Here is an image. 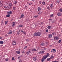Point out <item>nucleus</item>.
I'll list each match as a JSON object with an SVG mask.
<instances>
[{
	"mask_svg": "<svg viewBox=\"0 0 62 62\" xmlns=\"http://www.w3.org/2000/svg\"><path fill=\"white\" fill-rule=\"evenodd\" d=\"M54 40H58V39H59V37H54Z\"/></svg>",
	"mask_w": 62,
	"mask_h": 62,
	"instance_id": "1",
	"label": "nucleus"
},
{
	"mask_svg": "<svg viewBox=\"0 0 62 62\" xmlns=\"http://www.w3.org/2000/svg\"><path fill=\"white\" fill-rule=\"evenodd\" d=\"M12 12L11 11H10L9 12H8L7 13V14L8 15H10L11 14H12Z\"/></svg>",
	"mask_w": 62,
	"mask_h": 62,
	"instance_id": "2",
	"label": "nucleus"
},
{
	"mask_svg": "<svg viewBox=\"0 0 62 62\" xmlns=\"http://www.w3.org/2000/svg\"><path fill=\"white\" fill-rule=\"evenodd\" d=\"M9 4L10 7H11L12 6V3L10 1L9 2Z\"/></svg>",
	"mask_w": 62,
	"mask_h": 62,
	"instance_id": "3",
	"label": "nucleus"
},
{
	"mask_svg": "<svg viewBox=\"0 0 62 62\" xmlns=\"http://www.w3.org/2000/svg\"><path fill=\"white\" fill-rule=\"evenodd\" d=\"M16 42H15V41H14L12 43V44L13 45H15L16 44Z\"/></svg>",
	"mask_w": 62,
	"mask_h": 62,
	"instance_id": "4",
	"label": "nucleus"
},
{
	"mask_svg": "<svg viewBox=\"0 0 62 62\" xmlns=\"http://www.w3.org/2000/svg\"><path fill=\"white\" fill-rule=\"evenodd\" d=\"M61 14H62L61 13L59 12L57 13V15H58V16H60L61 15Z\"/></svg>",
	"mask_w": 62,
	"mask_h": 62,
	"instance_id": "5",
	"label": "nucleus"
},
{
	"mask_svg": "<svg viewBox=\"0 0 62 62\" xmlns=\"http://www.w3.org/2000/svg\"><path fill=\"white\" fill-rule=\"evenodd\" d=\"M37 36H40L41 35V33L39 32H37Z\"/></svg>",
	"mask_w": 62,
	"mask_h": 62,
	"instance_id": "6",
	"label": "nucleus"
},
{
	"mask_svg": "<svg viewBox=\"0 0 62 62\" xmlns=\"http://www.w3.org/2000/svg\"><path fill=\"white\" fill-rule=\"evenodd\" d=\"M12 34V31L11 30H10L9 31V32L8 33V34Z\"/></svg>",
	"mask_w": 62,
	"mask_h": 62,
	"instance_id": "7",
	"label": "nucleus"
},
{
	"mask_svg": "<svg viewBox=\"0 0 62 62\" xmlns=\"http://www.w3.org/2000/svg\"><path fill=\"white\" fill-rule=\"evenodd\" d=\"M34 36H38L37 32H35L34 34Z\"/></svg>",
	"mask_w": 62,
	"mask_h": 62,
	"instance_id": "8",
	"label": "nucleus"
},
{
	"mask_svg": "<svg viewBox=\"0 0 62 62\" xmlns=\"http://www.w3.org/2000/svg\"><path fill=\"white\" fill-rule=\"evenodd\" d=\"M47 57L46 55H44L43 57V58L44 59H46L47 58Z\"/></svg>",
	"mask_w": 62,
	"mask_h": 62,
	"instance_id": "9",
	"label": "nucleus"
},
{
	"mask_svg": "<svg viewBox=\"0 0 62 62\" xmlns=\"http://www.w3.org/2000/svg\"><path fill=\"white\" fill-rule=\"evenodd\" d=\"M15 22H13V24L12 25V26L14 27L15 26Z\"/></svg>",
	"mask_w": 62,
	"mask_h": 62,
	"instance_id": "10",
	"label": "nucleus"
},
{
	"mask_svg": "<svg viewBox=\"0 0 62 62\" xmlns=\"http://www.w3.org/2000/svg\"><path fill=\"white\" fill-rule=\"evenodd\" d=\"M33 60L34 61H36L37 60V58H36V57H34L33 58Z\"/></svg>",
	"mask_w": 62,
	"mask_h": 62,
	"instance_id": "11",
	"label": "nucleus"
},
{
	"mask_svg": "<svg viewBox=\"0 0 62 62\" xmlns=\"http://www.w3.org/2000/svg\"><path fill=\"white\" fill-rule=\"evenodd\" d=\"M48 37L49 38H51L52 37V34H49V35Z\"/></svg>",
	"mask_w": 62,
	"mask_h": 62,
	"instance_id": "12",
	"label": "nucleus"
},
{
	"mask_svg": "<svg viewBox=\"0 0 62 62\" xmlns=\"http://www.w3.org/2000/svg\"><path fill=\"white\" fill-rule=\"evenodd\" d=\"M38 11H39L41 9V8H40V7H39L38 8Z\"/></svg>",
	"mask_w": 62,
	"mask_h": 62,
	"instance_id": "13",
	"label": "nucleus"
},
{
	"mask_svg": "<svg viewBox=\"0 0 62 62\" xmlns=\"http://www.w3.org/2000/svg\"><path fill=\"white\" fill-rule=\"evenodd\" d=\"M51 28H52V27L50 26H48L47 27V28L48 29H51Z\"/></svg>",
	"mask_w": 62,
	"mask_h": 62,
	"instance_id": "14",
	"label": "nucleus"
},
{
	"mask_svg": "<svg viewBox=\"0 0 62 62\" xmlns=\"http://www.w3.org/2000/svg\"><path fill=\"white\" fill-rule=\"evenodd\" d=\"M61 2V0H57L56 2V3H59V2Z\"/></svg>",
	"mask_w": 62,
	"mask_h": 62,
	"instance_id": "15",
	"label": "nucleus"
},
{
	"mask_svg": "<svg viewBox=\"0 0 62 62\" xmlns=\"http://www.w3.org/2000/svg\"><path fill=\"white\" fill-rule=\"evenodd\" d=\"M31 51H36V49L35 48H33L32 49Z\"/></svg>",
	"mask_w": 62,
	"mask_h": 62,
	"instance_id": "16",
	"label": "nucleus"
},
{
	"mask_svg": "<svg viewBox=\"0 0 62 62\" xmlns=\"http://www.w3.org/2000/svg\"><path fill=\"white\" fill-rule=\"evenodd\" d=\"M41 62H44V59L42 58L41 59Z\"/></svg>",
	"mask_w": 62,
	"mask_h": 62,
	"instance_id": "17",
	"label": "nucleus"
},
{
	"mask_svg": "<svg viewBox=\"0 0 62 62\" xmlns=\"http://www.w3.org/2000/svg\"><path fill=\"white\" fill-rule=\"evenodd\" d=\"M28 52H29V53H31V50L30 49L28 50Z\"/></svg>",
	"mask_w": 62,
	"mask_h": 62,
	"instance_id": "18",
	"label": "nucleus"
},
{
	"mask_svg": "<svg viewBox=\"0 0 62 62\" xmlns=\"http://www.w3.org/2000/svg\"><path fill=\"white\" fill-rule=\"evenodd\" d=\"M3 8H8V6H3Z\"/></svg>",
	"mask_w": 62,
	"mask_h": 62,
	"instance_id": "19",
	"label": "nucleus"
},
{
	"mask_svg": "<svg viewBox=\"0 0 62 62\" xmlns=\"http://www.w3.org/2000/svg\"><path fill=\"white\" fill-rule=\"evenodd\" d=\"M24 16V15H23V14H22L21 15V18H23V17Z\"/></svg>",
	"mask_w": 62,
	"mask_h": 62,
	"instance_id": "20",
	"label": "nucleus"
},
{
	"mask_svg": "<svg viewBox=\"0 0 62 62\" xmlns=\"http://www.w3.org/2000/svg\"><path fill=\"white\" fill-rule=\"evenodd\" d=\"M10 16L9 15H7L6 16V17H9Z\"/></svg>",
	"mask_w": 62,
	"mask_h": 62,
	"instance_id": "21",
	"label": "nucleus"
},
{
	"mask_svg": "<svg viewBox=\"0 0 62 62\" xmlns=\"http://www.w3.org/2000/svg\"><path fill=\"white\" fill-rule=\"evenodd\" d=\"M16 53L17 54H20V52L19 51H16Z\"/></svg>",
	"mask_w": 62,
	"mask_h": 62,
	"instance_id": "22",
	"label": "nucleus"
},
{
	"mask_svg": "<svg viewBox=\"0 0 62 62\" xmlns=\"http://www.w3.org/2000/svg\"><path fill=\"white\" fill-rule=\"evenodd\" d=\"M8 23V21H6L5 22V24L6 25Z\"/></svg>",
	"mask_w": 62,
	"mask_h": 62,
	"instance_id": "23",
	"label": "nucleus"
},
{
	"mask_svg": "<svg viewBox=\"0 0 62 62\" xmlns=\"http://www.w3.org/2000/svg\"><path fill=\"white\" fill-rule=\"evenodd\" d=\"M51 21H53V22H54V19H49V21H51Z\"/></svg>",
	"mask_w": 62,
	"mask_h": 62,
	"instance_id": "24",
	"label": "nucleus"
},
{
	"mask_svg": "<svg viewBox=\"0 0 62 62\" xmlns=\"http://www.w3.org/2000/svg\"><path fill=\"white\" fill-rule=\"evenodd\" d=\"M42 3V4L43 5H45V2H44V1H43Z\"/></svg>",
	"mask_w": 62,
	"mask_h": 62,
	"instance_id": "25",
	"label": "nucleus"
},
{
	"mask_svg": "<svg viewBox=\"0 0 62 62\" xmlns=\"http://www.w3.org/2000/svg\"><path fill=\"white\" fill-rule=\"evenodd\" d=\"M46 55L47 57H48V56H49V53H47Z\"/></svg>",
	"mask_w": 62,
	"mask_h": 62,
	"instance_id": "26",
	"label": "nucleus"
},
{
	"mask_svg": "<svg viewBox=\"0 0 62 62\" xmlns=\"http://www.w3.org/2000/svg\"><path fill=\"white\" fill-rule=\"evenodd\" d=\"M4 43V42H3V41H0V43L1 44H3V43Z\"/></svg>",
	"mask_w": 62,
	"mask_h": 62,
	"instance_id": "27",
	"label": "nucleus"
},
{
	"mask_svg": "<svg viewBox=\"0 0 62 62\" xmlns=\"http://www.w3.org/2000/svg\"><path fill=\"white\" fill-rule=\"evenodd\" d=\"M40 53H41V54H43V53H44V51H40Z\"/></svg>",
	"mask_w": 62,
	"mask_h": 62,
	"instance_id": "28",
	"label": "nucleus"
},
{
	"mask_svg": "<svg viewBox=\"0 0 62 62\" xmlns=\"http://www.w3.org/2000/svg\"><path fill=\"white\" fill-rule=\"evenodd\" d=\"M53 4H51L50 6V8H52V7H53Z\"/></svg>",
	"mask_w": 62,
	"mask_h": 62,
	"instance_id": "29",
	"label": "nucleus"
},
{
	"mask_svg": "<svg viewBox=\"0 0 62 62\" xmlns=\"http://www.w3.org/2000/svg\"><path fill=\"white\" fill-rule=\"evenodd\" d=\"M6 61H8L9 60L8 58H6L5 59Z\"/></svg>",
	"mask_w": 62,
	"mask_h": 62,
	"instance_id": "30",
	"label": "nucleus"
},
{
	"mask_svg": "<svg viewBox=\"0 0 62 62\" xmlns=\"http://www.w3.org/2000/svg\"><path fill=\"white\" fill-rule=\"evenodd\" d=\"M55 32H53L52 33V35H55Z\"/></svg>",
	"mask_w": 62,
	"mask_h": 62,
	"instance_id": "31",
	"label": "nucleus"
},
{
	"mask_svg": "<svg viewBox=\"0 0 62 62\" xmlns=\"http://www.w3.org/2000/svg\"><path fill=\"white\" fill-rule=\"evenodd\" d=\"M54 56H51V57H50V58L51 59H53V58H54Z\"/></svg>",
	"mask_w": 62,
	"mask_h": 62,
	"instance_id": "32",
	"label": "nucleus"
},
{
	"mask_svg": "<svg viewBox=\"0 0 62 62\" xmlns=\"http://www.w3.org/2000/svg\"><path fill=\"white\" fill-rule=\"evenodd\" d=\"M47 9H48V10H50V9L49 8V6H48L47 7Z\"/></svg>",
	"mask_w": 62,
	"mask_h": 62,
	"instance_id": "33",
	"label": "nucleus"
},
{
	"mask_svg": "<svg viewBox=\"0 0 62 62\" xmlns=\"http://www.w3.org/2000/svg\"><path fill=\"white\" fill-rule=\"evenodd\" d=\"M40 45H42V46H44V44L43 43H42L41 44H40Z\"/></svg>",
	"mask_w": 62,
	"mask_h": 62,
	"instance_id": "34",
	"label": "nucleus"
},
{
	"mask_svg": "<svg viewBox=\"0 0 62 62\" xmlns=\"http://www.w3.org/2000/svg\"><path fill=\"white\" fill-rule=\"evenodd\" d=\"M14 3L15 4H16L17 3V1H15L14 2Z\"/></svg>",
	"mask_w": 62,
	"mask_h": 62,
	"instance_id": "35",
	"label": "nucleus"
},
{
	"mask_svg": "<svg viewBox=\"0 0 62 62\" xmlns=\"http://www.w3.org/2000/svg\"><path fill=\"white\" fill-rule=\"evenodd\" d=\"M53 50L54 52H56V51L54 49H53Z\"/></svg>",
	"mask_w": 62,
	"mask_h": 62,
	"instance_id": "36",
	"label": "nucleus"
},
{
	"mask_svg": "<svg viewBox=\"0 0 62 62\" xmlns=\"http://www.w3.org/2000/svg\"><path fill=\"white\" fill-rule=\"evenodd\" d=\"M27 47V46H26L25 47H24V50H25V49H26Z\"/></svg>",
	"mask_w": 62,
	"mask_h": 62,
	"instance_id": "37",
	"label": "nucleus"
},
{
	"mask_svg": "<svg viewBox=\"0 0 62 62\" xmlns=\"http://www.w3.org/2000/svg\"><path fill=\"white\" fill-rule=\"evenodd\" d=\"M26 54H29V52H26Z\"/></svg>",
	"mask_w": 62,
	"mask_h": 62,
	"instance_id": "38",
	"label": "nucleus"
},
{
	"mask_svg": "<svg viewBox=\"0 0 62 62\" xmlns=\"http://www.w3.org/2000/svg\"><path fill=\"white\" fill-rule=\"evenodd\" d=\"M20 27H22L23 26V25L22 24H21L19 25Z\"/></svg>",
	"mask_w": 62,
	"mask_h": 62,
	"instance_id": "39",
	"label": "nucleus"
},
{
	"mask_svg": "<svg viewBox=\"0 0 62 62\" xmlns=\"http://www.w3.org/2000/svg\"><path fill=\"white\" fill-rule=\"evenodd\" d=\"M58 42H59V43H60V42H61V40H60L59 41H58Z\"/></svg>",
	"mask_w": 62,
	"mask_h": 62,
	"instance_id": "40",
	"label": "nucleus"
},
{
	"mask_svg": "<svg viewBox=\"0 0 62 62\" xmlns=\"http://www.w3.org/2000/svg\"><path fill=\"white\" fill-rule=\"evenodd\" d=\"M50 59H51L50 58H48L47 59V61H49V60H50Z\"/></svg>",
	"mask_w": 62,
	"mask_h": 62,
	"instance_id": "41",
	"label": "nucleus"
},
{
	"mask_svg": "<svg viewBox=\"0 0 62 62\" xmlns=\"http://www.w3.org/2000/svg\"><path fill=\"white\" fill-rule=\"evenodd\" d=\"M38 17V16H34V17H35V18H37Z\"/></svg>",
	"mask_w": 62,
	"mask_h": 62,
	"instance_id": "42",
	"label": "nucleus"
},
{
	"mask_svg": "<svg viewBox=\"0 0 62 62\" xmlns=\"http://www.w3.org/2000/svg\"><path fill=\"white\" fill-rule=\"evenodd\" d=\"M46 32H48L49 31H48V30L47 29L45 31Z\"/></svg>",
	"mask_w": 62,
	"mask_h": 62,
	"instance_id": "43",
	"label": "nucleus"
},
{
	"mask_svg": "<svg viewBox=\"0 0 62 62\" xmlns=\"http://www.w3.org/2000/svg\"><path fill=\"white\" fill-rule=\"evenodd\" d=\"M0 7H2L3 6V5H2V4H0Z\"/></svg>",
	"mask_w": 62,
	"mask_h": 62,
	"instance_id": "44",
	"label": "nucleus"
},
{
	"mask_svg": "<svg viewBox=\"0 0 62 62\" xmlns=\"http://www.w3.org/2000/svg\"><path fill=\"white\" fill-rule=\"evenodd\" d=\"M39 4H41V1H40L39 2Z\"/></svg>",
	"mask_w": 62,
	"mask_h": 62,
	"instance_id": "45",
	"label": "nucleus"
},
{
	"mask_svg": "<svg viewBox=\"0 0 62 62\" xmlns=\"http://www.w3.org/2000/svg\"><path fill=\"white\" fill-rule=\"evenodd\" d=\"M24 53H25V52H24V51H22V53H23V54H24Z\"/></svg>",
	"mask_w": 62,
	"mask_h": 62,
	"instance_id": "46",
	"label": "nucleus"
},
{
	"mask_svg": "<svg viewBox=\"0 0 62 62\" xmlns=\"http://www.w3.org/2000/svg\"><path fill=\"white\" fill-rule=\"evenodd\" d=\"M13 8L14 10H15V8H16V7H14Z\"/></svg>",
	"mask_w": 62,
	"mask_h": 62,
	"instance_id": "47",
	"label": "nucleus"
},
{
	"mask_svg": "<svg viewBox=\"0 0 62 62\" xmlns=\"http://www.w3.org/2000/svg\"><path fill=\"white\" fill-rule=\"evenodd\" d=\"M50 17H53V14L51 15L50 16Z\"/></svg>",
	"mask_w": 62,
	"mask_h": 62,
	"instance_id": "48",
	"label": "nucleus"
},
{
	"mask_svg": "<svg viewBox=\"0 0 62 62\" xmlns=\"http://www.w3.org/2000/svg\"><path fill=\"white\" fill-rule=\"evenodd\" d=\"M60 10L61 12H62V9H60Z\"/></svg>",
	"mask_w": 62,
	"mask_h": 62,
	"instance_id": "49",
	"label": "nucleus"
},
{
	"mask_svg": "<svg viewBox=\"0 0 62 62\" xmlns=\"http://www.w3.org/2000/svg\"><path fill=\"white\" fill-rule=\"evenodd\" d=\"M19 61L20 62H21L22 61V60H21V59L19 60Z\"/></svg>",
	"mask_w": 62,
	"mask_h": 62,
	"instance_id": "50",
	"label": "nucleus"
},
{
	"mask_svg": "<svg viewBox=\"0 0 62 62\" xmlns=\"http://www.w3.org/2000/svg\"><path fill=\"white\" fill-rule=\"evenodd\" d=\"M12 60H15V59L14 58V57L12 58Z\"/></svg>",
	"mask_w": 62,
	"mask_h": 62,
	"instance_id": "51",
	"label": "nucleus"
},
{
	"mask_svg": "<svg viewBox=\"0 0 62 62\" xmlns=\"http://www.w3.org/2000/svg\"><path fill=\"white\" fill-rule=\"evenodd\" d=\"M17 34H20V33H19V31H17Z\"/></svg>",
	"mask_w": 62,
	"mask_h": 62,
	"instance_id": "52",
	"label": "nucleus"
},
{
	"mask_svg": "<svg viewBox=\"0 0 62 62\" xmlns=\"http://www.w3.org/2000/svg\"><path fill=\"white\" fill-rule=\"evenodd\" d=\"M23 33H24V34H26V32H23Z\"/></svg>",
	"mask_w": 62,
	"mask_h": 62,
	"instance_id": "53",
	"label": "nucleus"
},
{
	"mask_svg": "<svg viewBox=\"0 0 62 62\" xmlns=\"http://www.w3.org/2000/svg\"><path fill=\"white\" fill-rule=\"evenodd\" d=\"M39 12L41 13H42V11H39Z\"/></svg>",
	"mask_w": 62,
	"mask_h": 62,
	"instance_id": "54",
	"label": "nucleus"
},
{
	"mask_svg": "<svg viewBox=\"0 0 62 62\" xmlns=\"http://www.w3.org/2000/svg\"><path fill=\"white\" fill-rule=\"evenodd\" d=\"M21 31L22 33H23V31L21 30Z\"/></svg>",
	"mask_w": 62,
	"mask_h": 62,
	"instance_id": "55",
	"label": "nucleus"
},
{
	"mask_svg": "<svg viewBox=\"0 0 62 62\" xmlns=\"http://www.w3.org/2000/svg\"><path fill=\"white\" fill-rule=\"evenodd\" d=\"M29 41L28 40V39H27V40H26V41Z\"/></svg>",
	"mask_w": 62,
	"mask_h": 62,
	"instance_id": "56",
	"label": "nucleus"
},
{
	"mask_svg": "<svg viewBox=\"0 0 62 62\" xmlns=\"http://www.w3.org/2000/svg\"><path fill=\"white\" fill-rule=\"evenodd\" d=\"M41 13L39 12L38 13V14H40Z\"/></svg>",
	"mask_w": 62,
	"mask_h": 62,
	"instance_id": "57",
	"label": "nucleus"
},
{
	"mask_svg": "<svg viewBox=\"0 0 62 62\" xmlns=\"http://www.w3.org/2000/svg\"><path fill=\"white\" fill-rule=\"evenodd\" d=\"M52 62H56V61H53Z\"/></svg>",
	"mask_w": 62,
	"mask_h": 62,
	"instance_id": "58",
	"label": "nucleus"
},
{
	"mask_svg": "<svg viewBox=\"0 0 62 62\" xmlns=\"http://www.w3.org/2000/svg\"><path fill=\"white\" fill-rule=\"evenodd\" d=\"M2 4V3L1 2V1H0V4Z\"/></svg>",
	"mask_w": 62,
	"mask_h": 62,
	"instance_id": "59",
	"label": "nucleus"
},
{
	"mask_svg": "<svg viewBox=\"0 0 62 62\" xmlns=\"http://www.w3.org/2000/svg\"><path fill=\"white\" fill-rule=\"evenodd\" d=\"M2 39V37L0 38V39Z\"/></svg>",
	"mask_w": 62,
	"mask_h": 62,
	"instance_id": "60",
	"label": "nucleus"
},
{
	"mask_svg": "<svg viewBox=\"0 0 62 62\" xmlns=\"http://www.w3.org/2000/svg\"><path fill=\"white\" fill-rule=\"evenodd\" d=\"M32 1H34L35 0H31Z\"/></svg>",
	"mask_w": 62,
	"mask_h": 62,
	"instance_id": "61",
	"label": "nucleus"
},
{
	"mask_svg": "<svg viewBox=\"0 0 62 62\" xmlns=\"http://www.w3.org/2000/svg\"><path fill=\"white\" fill-rule=\"evenodd\" d=\"M27 6H25V8H27Z\"/></svg>",
	"mask_w": 62,
	"mask_h": 62,
	"instance_id": "62",
	"label": "nucleus"
},
{
	"mask_svg": "<svg viewBox=\"0 0 62 62\" xmlns=\"http://www.w3.org/2000/svg\"><path fill=\"white\" fill-rule=\"evenodd\" d=\"M54 31V30H51V31Z\"/></svg>",
	"mask_w": 62,
	"mask_h": 62,
	"instance_id": "63",
	"label": "nucleus"
},
{
	"mask_svg": "<svg viewBox=\"0 0 62 62\" xmlns=\"http://www.w3.org/2000/svg\"><path fill=\"white\" fill-rule=\"evenodd\" d=\"M29 5H31V4H30V3H29Z\"/></svg>",
	"mask_w": 62,
	"mask_h": 62,
	"instance_id": "64",
	"label": "nucleus"
}]
</instances>
